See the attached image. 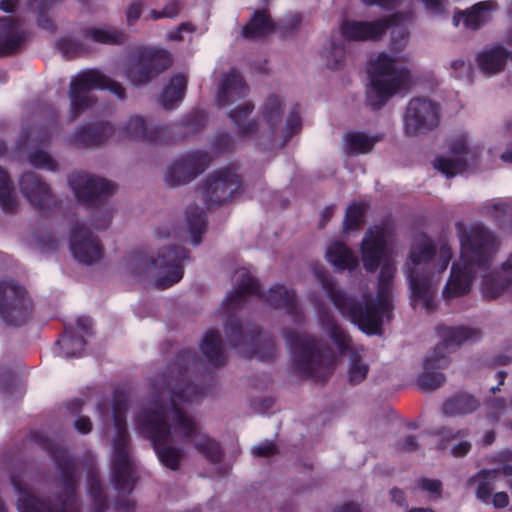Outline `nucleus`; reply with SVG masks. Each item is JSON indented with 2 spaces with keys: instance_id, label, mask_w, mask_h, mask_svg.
<instances>
[{
  "instance_id": "f257e3e1",
  "label": "nucleus",
  "mask_w": 512,
  "mask_h": 512,
  "mask_svg": "<svg viewBox=\"0 0 512 512\" xmlns=\"http://www.w3.org/2000/svg\"><path fill=\"white\" fill-rule=\"evenodd\" d=\"M249 296H256L267 305L284 310L296 324L304 322V312L294 289L275 284L264 293L261 291L260 282L247 272L241 275L238 286L222 302V309L226 312L224 332L229 345L233 348H242L249 359L272 361L277 355L275 339L263 333L260 326L250 322L244 323L235 316V313L244 307Z\"/></svg>"
},
{
  "instance_id": "f03ea898",
  "label": "nucleus",
  "mask_w": 512,
  "mask_h": 512,
  "mask_svg": "<svg viewBox=\"0 0 512 512\" xmlns=\"http://www.w3.org/2000/svg\"><path fill=\"white\" fill-rule=\"evenodd\" d=\"M32 442L47 451L56 469L59 472L60 486L63 491L55 494L54 500L40 499L34 495L26 494L18 499L19 512H82L77 488L80 477L75 460L67 450L48 438L42 432L32 430L29 434Z\"/></svg>"
},
{
  "instance_id": "7ed1b4c3",
  "label": "nucleus",
  "mask_w": 512,
  "mask_h": 512,
  "mask_svg": "<svg viewBox=\"0 0 512 512\" xmlns=\"http://www.w3.org/2000/svg\"><path fill=\"white\" fill-rule=\"evenodd\" d=\"M498 249L494 233L483 224L472 225L461 236V262L453 263L450 277L443 289L446 300L466 295L470 292L475 275V267L487 270Z\"/></svg>"
},
{
  "instance_id": "20e7f679",
  "label": "nucleus",
  "mask_w": 512,
  "mask_h": 512,
  "mask_svg": "<svg viewBox=\"0 0 512 512\" xmlns=\"http://www.w3.org/2000/svg\"><path fill=\"white\" fill-rule=\"evenodd\" d=\"M128 396L123 388H116L112 397V418L115 427L113 438V454L111 461V481L119 495H129L133 492L137 476L133 461L129 454L130 435L127 430L126 413ZM115 509L119 512H134L136 502L129 498L118 496Z\"/></svg>"
},
{
  "instance_id": "39448f33",
  "label": "nucleus",
  "mask_w": 512,
  "mask_h": 512,
  "mask_svg": "<svg viewBox=\"0 0 512 512\" xmlns=\"http://www.w3.org/2000/svg\"><path fill=\"white\" fill-rule=\"evenodd\" d=\"M201 364V360L193 349L180 351L176 359L163 375L165 390L170 395L171 409L174 413L173 422L184 440H191L198 433L195 421L187 416L179 403L198 402L203 398L205 391L190 380L189 373Z\"/></svg>"
},
{
  "instance_id": "423d86ee",
  "label": "nucleus",
  "mask_w": 512,
  "mask_h": 512,
  "mask_svg": "<svg viewBox=\"0 0 512 512\" xmlns=\"http://www.w3.org/2000/svg\"><path fill=\"white\" fill-rule=\"evenodd\" d=\"M313 274L326 296L344 318L368 335H376L380 332L383 317L389 311L378 306L370 293L363 295V301L349 296L336 287L334 278L328 274L320 263L313 266Z\"/></svg>"
},
{
  "instance_id": "0eeeda50",
  "label": "nucleus",
  "mask_w": 512,
  "mask_h": 512,
  "mask_svg": "<svg viewBox=\"0 0 512 512\" xmlns=\"http://www.w3.org/2000/svg\"><path fill=\"white\" fill-rule=\"evenodd\" d=\"M285 341L292 355L293 369L303 378L324 383L334 372L335 355L327 346H320L311 335L287 331Z\"/></svg>"
},
{
  "instance_id": "6e6552de",
  "label": "nucleus",
  "mask_w": 512,
  "mask_h": 512,
  "mask_svg": "<svg viewBox=\"0 0 512 512\" xmlns=\"http://www.w3.org/2000/svg\"><path fill=\"white\" fill-rule=\"evenodd\" d=\"M437 333L442 341L436 345L432 354L427 356L423 364V372L417 379L418 386L424 391H432L443 385L445 375L440 370L448 367V354L464 342L478 338L480 330L464 326H437Z\"/></svg>"
},
{
  "instance_id": "1a4fd4ad",
  "label": "nucleus",
  "mask_w": 512,
  "mask_h": 512,
  "mask_svg": "<svg viewBox=\"0 0 512 512\" xmlns=\"http://www.w3.org/2000/svg\"><path fill=\"white\" fill-rule=\"evenodd\" d=\"M370 87L366 91V105L372 110L381 109L397 92L410 84V71L396 67V61L387 53H380L371 60L367 69Z\"/></svg>"
},
{
  "instance_id": "9d476101",
  "label": "nucleus",
  "mask_w": 512,
  "mask_h": 512,
  "mask_svg": "<svg viewBox=\"0 0 512 512\" xmlns=\"http://www.w3.org/2000/svg\"><path fill=\"white\" fill-rule=\"evenodd\" d=\"M94 89L108 90L120 100L126 98V90L118 81L98 69L82 70L72 78L69 86V120L71 122L96 104L97 98L92 94Z\"/></svg>"
},
{
  "instance_id": "9b49d317",
  "label": "nucleus",
  "mask_w": 512,
  "mask_h": 512,
  "mask_svg": "<svg viewBox=\"0 0 512 512\" xmlns=\"http://www.w3.org/2000/svg\"><path fill=\"white\" fill-rule=\"evenodd\" d=\"M437 253V248L431 239H425L414 245L409 254V260L414 268L408 267L409 286L411 290V302L413 305L420 303L427 312L436 308L434 301L435 290L432 285V261Z\"/></svg>"
},
{
  "instance_id": "f8f14e48",
  "label": "nucleus",
  "mask_w": 512,
  "mask_h": 512,
  "mask_svg": "<svg viewBox=\"0 0 512 512\" xmlns=\"http://www.w3.org/2000/svg\"><path fill=\"white\" fill-rule=\"evenodd\" d=\"M138 423L142 433L151 441L159 462L169 470H179L184 458V451L180 447L171 446V426L167 421L166 409L158 406L155 409L145 410L138 416Z\"/></svg>"
},
{
  "instance_id": "ddd939ff",
  "label": "nucleus",
  "mask_w": 512,
  "mask_h": 512,
  "mask_svg": "<svg viewBox=\"0 0 512 512\" xmlns=\"http://www.w3.org/2000/svg\"><path fill=\"white\" fill-rule=\"evenodd\" d=\"M189 250L180 245H168L159 250L156 258L146 256L142 251H134L135 258L143 263L144 269L160 272L155 279L158 289H167L178 283L184 275V261L189 258Z\"/></svg>"
},
{
  "instance_id": "4468645a",
  "label": "nucleus",
  "mask_w": 512,
  "mask_h": 512,
  "mask_svg": "<svg viewBox=\"0 0 512 512\" xmlns=\"http://www.w3.org/2000/svg\"><path fill=\"white\" fill-rule=\"evenodd\" d=\"M32 312V302L24 287L14 280L0 281V317L8 325H25Z\"/></svg>"
},
{
  "instance_id": "2eb2a0df",
  "label": "nucleus",
  "mask_w": 512,
  "mask_h": 512,
  "mask_svg": "<svg viewBox=\"0 0 512 512\" xmlns=\"http://www.w3.org/2000/svg\"><path fill=\"white\" fill-rule=\"evenodd\" d=\"M242 184L240 176L230 167L211 173L201 184L204 204L211 208L231 200Z\"/></svg>"
},
{
  "instance_id": "dca6fc26",
  "label": "nucleus",
  "mask_w": 512,
  "mask_h": 512,
  "mask_svg": "<svg viewBox=\"0 0 512 512\" xmlns=\"http://www.w3.org/2000/svg\"><path fill=\"white\" fill-rule=\"evenodd\" d=\"M172 65L171 54L163 48H142L135 64L129 68L128 77L135 85L151 82Z\"/></svg>"
},
{
  "instance_id": "f3484780",
  "label": "nucleus",
  "mask_w": 512,
  "mask_h": 512,
  "mask_svg": "<svg viewBox=\"0 0 512 512\" xmlns=\"http://www.w3.org/2000/svg\"><path fill=\"white\" fill-rule=\"evenodd\" d=\"M440 122L437 103L415 97L408 102L404 116V131L407 136H417L435 129Z\"/></svg>"
},
{
  "instance_id": "a211bd4d",
  "label": "nucleus",
  "mask_w": 512,
  "mask_h": 512,
  "mask_svg": "<svg viewBox=\"0 0 512 512\" xmlns=\"http://www.w3.org/2000/svg\"><path fill=\"white\" fill-rule=\"evenodd\" d=\"M116 140L131 139L151 144H170L174 140L173 125L148 126L141 116H131L123 125L116 127Z\"/></svg>"
},
{
  "instance_id": "6ab92c4d",
  "label": "nucleus",
  "mask_w": 512,
  "mask_h": 512,
  "mask_svg": "<svg viewBox=\"0 0 512 512\" xmlns=\"http://www.w3.org/2000/svg\"><path fill=\"white\" fill-rule=\"evenodd\" d=\"M68 183L76 198L89 205L103 202L116 191V185L111 181L84 172L72 173Z\"/></svg>"
},
{
  "instance_id": "aec40b11",
  "label": "nucleus",
  "mask_w": 512,
  "mask_h": 512,
  "mask_svg": "<svg viewBox=\"0 0 512 512\" xmlns=\"http://www.w3.org/2000/svg\"><path fill=\"white\" fill-rule=\"evenodd\" d=\"M211 160L206 151L196 150L187 153L171 163L164 178L165 182L171 187L187 184L204 172Z\"/></svg>"
},
{
  "instance_id": "412c9836",
  "label": "nucleus",
  "mask_w": 512,
  "mask_h": 512,
  "mask_svg": "<svg viewBox=\"0 0 512 512\" xmlns=\"http://www.w3.org/2000/svg\"><path fill=\"white\" fill-rule=\"evenodd\" d=\"M70 250L73 257L85 265H92L103 256V247L98 237L84 224L79 223L72 228Z\"/></svg>"
},
{
  "instance_id": "4be33fe9",
  "label": "nucleus",
  "mask_w": 512,
  "mask_h": 512,
  "mask_svg": "<svg viewBox=\"0 0 512 512\" xmlns=\"http://www.w3.org/2000/svg\"><path fill=\"white\" fill-rule=\"evenodd\" d=\"M396 23V15L385 16L373 21L344 20L340 26V32L348 41L377 40Z\"/></svg>"
},
{
  "instance_id": "5701e85b",
  "label": "nucleus",
  "mask_w": 512,
  "mask_h": 512,
  "mask_svg": "<svg viewBox=\"0 0 512 512\" xmlns=\"http://www.w3.org/2000/svg\"><path fill=\"white\" fill-rule=\"evenodd\" d=\"M20 191L36 210H50L56 201L48 183L35 172H25L19 180Z\"/></svg>"
},
{
  "instance_id": "b1692460",
  "label": "nucleus",
  "mask_w": 512,
  "mask_h": 512,
  "mask_svg": "<svg viewBox=\"0 0 512 512\" xmlns=\"http://www.w3.org/2000/svg\"><path fill=\"white\" fill-rule=\"evenodd\" d=\"M116 127L108 121L88 123L78 127L71 135V142L79 147H99L115 139Z\"/></svg>"
},
{
  "instance_id": "393cba45",
  "label": "nucleus",
  "mask_w": 512,
  "mask_h": 512,
  "mask_svg": "<svg viewBox=\"0 0 512 512\" xmlns=\"http://www.w3.org/2000/svg\"><path fill=\"white\" fill-rule=\"evenodd\" d=\"M387 247L383 228L375 226L369 229L362 241V262L366 271L375 272L385 256Z\"/></svg>"
},
{
  "instance_id": "a878e982",
  "label": "nucleus",
  "mask_w": 512,
  "mask_h": 512,
  "mask_svg": "<svg viewBox=\"0 0 512 512\" xmlns=\"http://www.w3.org/2000/svg\"><path fill=\"white\" fill-rule=\"evenodd\" d=\"M498 9L499 4L496 0L480 1L469 9L456 12L453 23L458 26L462 22L465 28L476 31L488 24Z\"/></svg>"
},
{
  "instance_id": "bb28decb",
  "label": "nucleus",
  "mask_w": 512,
  "mask_h": 512,
  "mask_svg": "<svg viewBox=\"0 0 512 512\" xmlns=\"http://www.w3.org/2000/svg\"><path fill=\"white\" fill-rule=\"evenodd\" d=\"M25 40L19 20L7 16L0 18V57L17 53Z\"/></svg>"
},
{
  "instance_id": "cd10ccee",
  "label": "nucleus",
  "mask_w": 512,
  "mask_h": 512,
  "mask_svg": "<svg viewBox=\"0 0 512 512\" xmlns=\"http://www.w3.org/2000/svg\"><path fill=\"white\" fill-rule=\"evenodd\" d=\"M248 86L243 77L235 70L229 71L220 85L217 102L221 107L230 105L248 94Z\"/></svg>"
},
{
  "instance_id": "c85d7f7f",
  "label": "nucleus",
  "mask_w": 512,
  "mask_h": 512,
  "mask_svg": "<svg viewBox=\"0 0 512 512\" xmlns=\"http://www.w3.org/2000/svg\"><path fill=\"white\" fill-rule=\"evenodd\" d=\"M508 57L506 48L498 44L478 53L476 60L481 72L491 76L504 70Z\"/></svg>"
},
{
  "instance_id": "c756f323",
  "label": "nucleus",
  "mask_w": 512,
  "mask_h": 512,
  "mask_svg": "<svg viewBox=\"0 0 512 512\" xmlns=\"http://www.w3.org/2000/svg\"><path fill=\"white\" fill-rule=\"evenodd\" d=\"M188 79L182 73L174 74L159 96V102L166 110L175 109L184 99Z\"/></svg>"
},
{
  "instance_id": "7c9ffc66",
  "label": "nucleus",
  "mask_w": 512,
  "mask_h": 512,
  "mask_svg": "<svg viewBox=\"0 0 512 512\" xmlns=\"http://www.w3.org/2000/svg\"><path fill=\"white\" fill-rule=\"evenodd\" d=\"M480 405V400L474 395L458 392L443 403L442 412L448 417L463 416L475 412Z\"/></svg>"
},
{
  "instance_id": "2f4dec72",
  "label": "nucleus",
  "mask_w": 512,
  "mask_h": 512,
  "mask_svg": "<svg viewBox=\"0 0 512 512\" xmlns=\"http://www.w3.org/2000/svg\"><path fill=\"white\" fill-rule=\"evenodd\" d=\"M318 318L322 328L327 332L332 342L340 353H345L350 349L351 338L337 323L333 314L327 309L318 311Z\"/></svg>"
},
{
  "instance_id": "473e14b6",
  "label": "nucleus",
  "mask_w": 512,
  "mask_h": 512,
  "mask_svg": "<svg viewBox=\"0 0 512 512\" xmlns=\"http://www.w3.org/2000/svg\"><path fill=\"white\" fill-rule=\"evenodd\" d=\"M276 30V25L266 10H256L250 20L242 28V36L246 39H257L267 36Z\"/></svg>"
},
{
  "instance_id": "72a5a7b5",
  "label": "nucleus",
  "mask_w": 512,
  "mask_h": 512,
  "mask_svg": "<svg viewBox=\"0 0 512 512\" xmlns=\"http://www.w3.org/2000/svg\"><path fill=\"white\" fill-rule=\"evenodd\" d=\"M200 350L211 365L220 367L225 364V351L218 330H209L205 333Z\"/></svg>"
},
{
  "instance_id": "f704fd0d",
  "label": "nucleus",
  "mask_w": 512,
  "mask_h": 512,
  "mask_svg": "<svg viewBox=\"0 0 512 512\" xmlns=\"http://www.w3.org/2000/svg\"><path fill=\"white\" fill-rule=\"evenodd\" d=\"M326 259L337 270L353 271L359 263L351 249L342 242H335L329 246Z\"/></svg>"
},
{
  "instance_id": "c9c22d12",
  "label": "nucleus",
  "mask_w": 512,
  "mask_h": 512,
  "mask_svg": "<svg viewBox=\"0 0 512 512\" xmlns=\"http://www.w3.org/2000/svg\"><path fill=\"white\" fill-rule=\"evenodd\" d=\"M253 110L254 104L248 101L231 110L228 114L233 124L237 127L238 135L241 137H248L258 130L259 124L257 120L252 119L244 123Z\"/></svg>"
},
{
  "instance_id": "e433bc0d",
  "label": "nucleus",
  "mask_w": 512,
  "mask_h": 512,
  "mask_svg": "<svg viewBox=\"0 0 512 512\" xmlns=\"http://www.w3.org/2000/svg\"><path fill=\"white\" fill-rule=\"evenodd\" d=\"M87 342L83 336L76 335L70 326H65L64 333L57 340L59 355L65 358L81 357Z\"/></svg>"
},
{
  "instance_id": "4c0bfd02",
  "label": "nucleus",
  "mask_w": 512,
  "mask_h": 512,
  "mask_svg": "<svg viewBox=\"0 0 512 512\" xmlns=\"http://www.w3.org/2000/svg\"><path fill=\"white\" fill-rule=\"evenodd\" d=\"M283 107V99L276 94L269 95L263 104L261 114L271 135H275L282 122Z\"/></svg>"
},
{
  "instance_id": "58836bf2",
  "label": "nucleus",
  "mask_w": 512,
  "mask_h": 512,
  "mask_svg": "<svg viewBox=\"0 0 512 512\" xmlns=\"http://www.w3.org/2000/svg\"><path fill=\"white\" fill-rule=\"evenodd\" d=\"M500 477L498 469H482L469 479V484L478 482L476 497L483 503H489L495 482Z\"/></svg>"
},
{
  "instance_id": "ea45409f",
  "label": "nucleus",
  "mask_w": 512,
  "mask_h": 512,
  "mask_svg": "<svg viewBox=\"0 0 512 512\" xmlns=\"http://www.w3.org/2000/svg\"><path fill=\"white\" fill-rule=\"evenodd\" d=\"M382 138L383 136L380 134L369 136L361 131L348 132L344 136L350 154H367Z\"/></svg>"
},
{
  "instance_id": "a19ab883",
  "label": "nucleus",
  "mask_w": 512,
  "mask_h": 512,
  "mask_svg": "<svg viewBox=\"0 0 512 512\" xmlns=\"http://www.w3.org/2000/svg\"><path fill=\"white\" fill-rule=\"evenodd\" d=\"M185 220L191 235V242L197 246L201 243L203 234L207 229V217L204 210L198 206L186 210Z\"/></svg>"
},
{
  "instance_id": "79ce46f5",
  "label": "nucleus",
  "mask_w": 512,
  "mask_h": 512,
  "mask_svg": "<svg viewBox=\"0 0 512 512\" xmlns=\"http://www.w3.org/2000/svg\"><path fill=\"white\" fill-rule=\"evenodd\" d=\"M511 284L512 277L503 275L500 272L493 273L483 280V297L486 300H494L502 295Z\"/></svg>"
},
{
  "instance_id": "37998d69",
  "label": "nucleus",
  "mask_w": 512,
  "mask_h": 512,
  "mask_svg": "<svg viewBox=\"0 0 512 512\" xmlns=\"http://www.w3.org/2000/svg\"><path fill=\"white\" fill-rule=\"evenodd\" d=\"M194 447L212 464H218L223 460L224 451L220 443L207 435H201L195 441Z\"/></svg>"
},
{
  "instance_id": "c03bdc74",
  "label": "nucleus",
  "mask_w": 512,
  "mask_h": 512,
  "mask_svg": "<svg viewBox=\"0 0 512 512\" xmlns=\"http://www.w3.org/2000/svg\"><path fill=\"white\" fill-rule=\"evenodd\" d=\"M82 35L85 39L99 44H121L125 37L123 32L96 27L83 29Z\"/></svg>"
},
{
  "instance_id": "a18cd8bd",
  "label": "nucleus",
  "mask_w": 512,
  "mask_h": 512,
  "mask_svg": "<svg viewBox=\"0 0 512 512\" xmlns=\"http://www.w3.org/2000/svg\"><path fill=\"white\" fill-rule=\"evenodd\" d=\"M17 205L10 176L0 167V207L6 213H13Z\"/></svg>"
},
{
  "instance_id": "49530a36",
  "label": "nucleus",
  "mask_w": 512,
  "mask_h": 512,
  "mask_svg": "<svg viewBox=\"0 0 512 512\" xmlns=\"http://www.w3.org/2000/svg\"><path fill=\"white\" fill-rule=\"evenodd\" d=\"M56 47L67 59L82 57L90 52L88 46L71 36L57 40Z\"/></svg>"
},
{
  "instance_id": "de8ad7c7",
  "label": "nucleus",
  "mask_w": 512,
  "mask_h": 512,
  "mask_svg": "<svg viewBox=\"0 0 512 512\" xmlns=\"http://www.w3.org/2000/svg\"><path fill=\"white\" fill-rule=\"evenodd\" d=\"M323 57L325 58L326 66L330 70L340 69L346 57V46L343 41L332 40L329 47L325 49Z\"/></svg>"
},
{
  "instance_id": "09e8293b",
  "label": "nucleus",
  "mask_w": 512,
  "mask_h": 512,
  "mask_svg": "<svg viewBox=\"0 0 512 512\" xmlns=\"http://www.w3.org/2000/svg\"><path fill=\"white\" fill-rule=\"evenodd\" d=\"M467 166V160L461 157L447 158L440 156L434 160V167L447 177H453L464 172Z\"/></svg>"
},
{
  "instance_id": "8fccbe9b",
  "label": "nucleus",
  "mask_w": 512,
  "mask_h": 512,
  "mask_svg": "<svg viewBox=\"0 0 512 512\" xmlns=\"http://www.w3.org/2000/svg\"><path fill=\"white\" fill-rule=\"evenodd\" d=\"M300 106L296 104L289 112L285 127L282 132L283 142L288 143L292 137L302 130V118L300 115Z\"/></svg>"
},
{
  "instance_id": "3c124183",
  "label": "nucleus",
  "mask_w": 512,
  "mask_h": 512,
  "mask_svg": "<svg viewBox=\"0 0 512 512\" xmlns=\"http://www.w3.org/2000/svg\"><path fill=\"white\" fill-rule=\"evenodd\" d=\"M365 210L362 205L353 203L349 205L345 212L343 228L345 231H353L360 228L363 223Z\"/></svg>"
},
{
  "instance_id": "603ef678",
  "label": "nucleus",
  "mask_w": 512,
  "mask_h": 512,
  "mask_svg": "<svg viewBox=\"0 0 512 512\" xmlns=\"http://www.w3.org/2000/svg\"><path fill=\"white\" fill-rule=\"evenodd\" d=\"M415 484L419 490L428 493L431 499L439 500L442 498L443 484L440 480L422 477L417 479Z\"/></svg>"
},
{
  "instance_id": "864d4df0",
  "label": "nucleus",
  "mask_w": 512,
  "mask_h": 512,
  "mask_svg": "<svg viewBox=\"0 0 512 512\" xmlns=\"http://www.w3.org/2000/svg\"><path fill=\"white\" fill-rule=\"evenodd\" d=\"M211 146L218 154L233 152L234 139L227 132H217L211 139Z\"/></svg>"
},
{
  "instance_id": "5fc2aeb1",
  "label": "nucleus",
  "mask_w": 512,
  "mask_h": 512,
  "mask_svg": "<svg viewBox=\"0 0 512 512\" xmlns=\"http://www.w3.org/2000/svg\"><path fill=\"white\" fill-rule=\"evenodd\" d=\"M368 373V367L361 363L357 354L352 355L351 365L348 371V378L351 384L362 382Z\"/></svg>"
},
{
  "instance_id": "6e6d98bb",
  "label": "nucleus",
  "mask_w": 512,
  "mask_h": 512,
  "mask_svg": "<svg viewBox=\"0 0 512 512\" xmlns=\"http://www.w3.org/2000/svg\"><path fill=\"white\" fill-rule=\"evenodd\" d=\"M29 159L31 165L35 168H44L51 171H55L57 168V163L47 152L43 150H36L32 152Z\"/></svg>"
},
{
  "instance_id": "4d7b16f0",
  "label": "nucleus",
  "mask_w": 512,
  "mask_h": 512,
  "mask_svg": "<svg viewBox=\"0 0 512 512\" xmlns=\"http://www.w3.org/2000/svg\"><path fill=\"white\" fill-rule=\"evenodd\" d=\"M487 416L493 421H498L507 410V403L504 398H492L486 401Z\"/></svg>"
},
{
  "instance_id": "13d9d810",
  "label": "nucleus",
  "mask_w": 512,
  "mask_h": 512,
  "mask_svg": "<svg viewBox=\"0 0 512 512\" xmlns=\"http://www.w3.org/2000/svg\"><path fill=\"white\" fill-rule=\"evenodd\" d=\"M181 11V0H170L161 11L151 10V18L159 20L162 18H176Z\"/></svg>"
},
{
  "instance_id": "bf43d9fd",
  "label": "nucleus",
  "mask_w": 512,
  "mask_h": 512,
  "mask_svg": "<svg viewBox=\"0 0 512 512\" xmlns=\"http://www.w3.org/2000/svg\"><path fill=\"white\" fill-rule=\"evenodd\" d=\"M392 293V284L389 283H377V292H376V298L373 299L376 303H378V306L385 308L387 311H391L392 304L390 300V296Z\"/></svg>"
},
{
  "instance_id": "052dcab7",
  "label": "nucleus",
  "mask_w": 512,
  "mask_h": 512,
  "mask_svg": "<svg viewBox=\"0 0 512 512\" xmlns=\"http://www.w3.org/2000/svg\"><path fill=\"white\" fill-rule=\"evenodd\" d=\"M431 434L441 437L442 442H448L467 436L468 430H454L453 428L450 427H439L433 429Z\"/></svg>"
},
{
  "instance_id": "680f3d73",
  "label": "nucleus",
  "mask_w": 512,
  "mask_h": 512,
  "mask_svg": "<svg viewBox=\"0 0 512 512\" xmlns=\"http://www.w3.org/2000/svg\"><path fill=\"white\" fill-rule=\"evenodd\" d=\"M449 151L454 154L456 157L465 158L469 154V147L467 145V140L464 136H459L454 139H451L448 143Z\"/></svg>"
},
{
  "instance_id": "e2e57ef3",
  "label": "nucleus",
  "mask_w": 512,
  "mask_h": 512,
  "mask_svg": "<svg viewBox=\"0 0 512 512\" xmlns=\"http://www.w3.org/2000/svg\"><path fill=\"white\" fill-rule=\"evenodd\" d=\"M88 493L91 498L105 496L101 479L99 475L93 471L87 475Z\"/></svg>"
},
{
  "instance_id": "0e129e2a",
  "label": "nucleus",
  "mask_w": 512,
  "mask_h": 512,
  "mask_svg": "<svg viewBox=\"0 0 512 512\" xmlns=\"http://www.w3.org/2000/svg\"><path fill=\"white\" fill-rule=\"evenodd\" d=\"M205 123L206 117L200 112L189 114L182 121V125L190 128L194 133L200 131L205 126Z\"/></svg>"
},
{
  "instance_id": "69168bd1",
  "label": "nucleus",
  "mask_w": 512,
  "mask_h": 512,
  "mask_svg": "<svg viewBox=\"0 0 512 512\" xmlns=\"http://www.w3.org/2000/svg\"><path fill=\"white\" fill-rule=\"evenodd\" d=\"M58 113L55 114V119L50 122L48 125L43 126L38 131V136L36 137V140L41 144H46L51 141L52 138V132L57 128L58 125Z\"/></svg>"
},
{
  "instance_id": "338daca9",
  "label": "nucleus",
  "mask_w": 512,
  "mask_h": 512,
  "mask_svg": "<svg viewBox=\"0 0 512 512\" xmlns=\"http://www.w3.org/2000/svg\"><path fill=\"white\" fill-rule=\"evenodd\" d=\"M452 258V250L447 243L441 244L439 248V262L436 268L438 273L445 271Z\"/></svg>"
},
{
  "instance_id": "774afa93",
  "label": "nucleus",
  "mask_w": 512,
  "mask_h": 512,
  "mask_svg": "<svg viewBox=\"0 0 512 512\" xmlns=\"http://www.w3.org/2000/svg\"><path fill=\"white\" fill-rule=\"evenodd\" d=\"M278 449L274 442L268 441L252 448V453L257 457H271L277 454Z\"/></svg>"
}]
</instances>
